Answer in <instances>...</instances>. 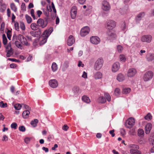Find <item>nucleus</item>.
<instances>
[{
    "instance_id": "33",
    "label": "nucleus",
    "mask_w": 154,
    "mask_h": 154,
    "mask_svg": "<svg viewBox=\"0 0 154 154\" xmlns=\"http://www.w3.org/2000/svg\"><path fill=\"white\" fill-rule=\"evenodd\" d=\"M25 17L27 23H31L32 21V19L31 17L29 16L28 15L26 14L25 16Z\"/></svg>"
},
{
    "instance_id": "59",
    "label": "nucleus",
    "mask_w": 154,
    "mask_h": 154,
    "mask_svg": "<svg viewBox=\"0 0 154 154\" xmlns=\"http://www.w3.org/2000/svg\"><path fill=\"white\" fill-rule=\"evenodd\" d=\"M8 60L13 62H19V60H17L14 58H8Z\"/></svg>"
},
{
    "instance_id": "22",
    "label": "nucleus",
    "mask_w": 154,
    "mask_h": 154,
    "mask_svg": "<svg viewBox=\"0 0 154 154\" xmlns=\"http://www.w3.org/2000/svg\"><path fill=\"white\" fill-rule=\"evenodd\" d=\"M38 25V24L35 23H32L31 24L30 27L33 30H36L39 29Z\"/></svg>"
},
{
    "instance_id": "5",
    "label": "nucleus",
    "mask_w": 154,
    "mask_h": 154,
    "mask_svg": "<svg viewBox=\"0 0 154 154\" xmlns=\"http://www.w3.org/2000/svg\"><path fill=\"white\" fill-rule=\"evenodd\" d=\"M153 75V73L152 71H147L143 75V79L144 81H148L152 79Z\"/></svg>"
},
{
    "instance_id": "41",
    "label": "nucleus",
    "mask_w": 154,
    "mask_h": 154,
    "mask_svg": "<svg viewBox=\"0 0 154 154\" xmlns=\"http://www.w3.org/2000/svg\"><path fill=\"white\" fill-rule=\"evenodd\" d=\"M15 44L16 46L19 48L21 49H22L23 46L20 43V42L18 41H16L15 42Z\"/></svg>"
},
{
    "instance_id": "51",
    "label": "nucleus",
    "mask_w": 154,
    "mask_h": 154,
    "mask_svg": "<svg viewBox=\"0 0 154 154\" xmlns=\"http://www.w3.org/2000/svg\"><path fill=\"white\" fill-rule=\"evenodd\" d=\"M19 129L20 131L22 132H24L26 130L25 128L23 126H21L19 127Z\"/></svg>"
},
{
    "instance_id": "45",
    "label": "nucleus",
    "mask_w": 154,
    "mask_h": 154,
    "mask_svg": "<svg viewBox=\"0 0 154 154\" xmlns=\"http://www.w3.org/2000/svg\"><path fill=\"white\" fill-rule=\"evenodd\" d=\"M79 90V88L78 87H75L73 89V91L75 94L77 93Z\"/></svg>"
},
{
    "instance_id": "40",
    "label": "nucleus",
    "mask_w": 154,
    "mask_h": 154,
    "mask_svg": "<svg viewBox=\"0 0 154 154\" xmlns=\"http://www.w3.org/2000/svg\"><path fill=\"white\" fill-rule=\"evenodd\" d=\"M20 26L21 29L22 30H25L26 29L25 25L23 22H20Z\"/></svg>"
},
{
    "instance_id": "56",
    "label": "nucleus",
    "mask_w": 154,
    "mask_h": 154,
    "mask_svg": "<svg viewBox=\"0 0 154 154\" xmlns=\"http://www.w3.org/2000/svg\"><path fill=\"white\" fill-rule=\"evenodd\" d=\"M68 128L69 127L66 125H64L62 127V129L65 131H66Z\"/></svg>"
},
{
    "instance_id": "57",
    "label": "nucleus",
    "mask_w": 154,
    "mask_h": 154,
    "mask_svg": "<svg viewBox=\"0 0 154 154\" xmlns=\"http://www.w3.org/2000/svg\"><path fill=\"white\" fill-rule=\"evenodd\" d=\"M114 130H112L110 131H109V133L111 135V136L112 137H113L115 136V134L114 133Z\"/></svg>"
},
{
    "instance_id": "30",
    "label": "nucleus",
    "mask_w": 154,
    "mask_h": 154,
    "mask_svg": "<svg viewBox=\"0 0 154 154\" xmlns=\"http://www.w3.org/2000/svg\"><path fill=\"white\" fill-rule=\"evenodd\" d=\"M131 91V89L129 88H126L123 89L122 93L125 94H127Z\"/></svg>"
},
{
    "instance_id": "20",
    "label": "nucleus",
    "mask_w": 154,
    "mask_h": 154,
    "mask_svg": "<svg viewBox=\"0 0 154 154\" xmlns=\"http://www.w3.org/2000/svg\"><path fill=\"white\" fill-rule=\"evenodd\" d=\"M77 12L75 7H72L70 12L71 16L72 19H74L75 18L76 16Z\"/></svg>"
},
{
    "instance_id": "62",
    "label": "nucleus",
    "mask_w": 154,
    "mask_h": 154,
    "mask_svg": "<svg viewBox=\"0 0 154 154\" xmlns=\"http://www.w3.org/2000/svg\"><path fill=\"white\" fill-rule=\"evenodd\" d=\"M8 140V137L6 135H4L2 140L3 141H6Z\"/></svg>"
},
{
    "instance_id": "7",
    "label": "nucleus",
    "mask_w": 154,
    "mask_h": 154,
    "mask_svg": "<svg viewBox=\"0 0 154 154\" xmlns=\"http://www.w3.org/2000/svg\"><path fill=\"white\" fill-rule=\"evenodd\" d=\"M116 23L113 20H109L106 22V27L107 30H112L116 26Z\"/></svg>"
},
{
    "instance_id": "31",
    "label": "nucleus",
    "mask_w": 154,
    "mask_h": 154,
    "mask_svg": "<svg viewBox=\"0 0 154 154\" xmlns=\"http://www.w3.org/2000/svg\"><path fill=\"white\" fill-rule=\"evenodd\" d=\"M38 122L37 119H34V120L32 121L30 123L34 127H35L37 126V124Z\"/></svg>"
},
{
    "instance_id": "38",
    "label": "nucleus",
    "mask_w": 154,
    "mask_h": 154,
    "mask_svg": "<svg viewBox=\"0 0 154 154\" xmlns=\"http://www.w3.org/2000/svg\"><path fill=\"white\" fill-rule=\"evenodd\" d=\"M114 93L115 94L116 96H119L120 94V89L118 88H116L114 91Z\"/></svg>"
},
{
    "instance_id": "1",
    "label": "nucleus",
    "mask_w": 154,
    "mask_h": 154,
    "mask_svg": "<svg viewBox=\"0 0 154 154\" xmlns=\"http://www.w3.org/2000/svg\"><path fill=\"white\" fill-rule=\"evenodd\" d=\"M53 31V28L50 27L48 29L45 30L42 33V39L40 42L41 45H43L47 41V38Z\"/></svg>"
},
{
    "instance_id": "21",
    "label": "nucleus",
    "mask_w": 154,
    "mask_h": 154,
    "mask_svg": "<svg viewBox=\"0 0 154 154\" xmlns=\"http://www.w3.org/2000/svg\"><path fill=\"white\" fill-rule=\"evenodd\" d=\"M152 125L151 123H148L145 127V132L146 134L149 133L151 129Z\"/></svg>"
},
{
    "instance_id": "8",
    "label": "nucleus",
    "mask_w": 154,
    "mask_h": 154,
    "mask_svg": "<svg viewBox=\"0 0 154 154\" xmlns=\"http://www.w3.org/2000/svg\"><path fill=\"white\" fill-rule=\"evenodd\" d=\"M106 34L108 40L115 38L116 37L115 32L113 29L107 30L106 32Z\"/></svg>"
},
{
    "instance_id": "2",
    "label": "nucleus",
    "mask_w": 154,
    "mask_h": 154,
    "mask_svg": "<svg viewBox=\"0 0 154 154\" xmlns=\"http://www.w3.org/2000/svg\"><path fill=\"white\" fill-rule=\"evenodd\" d=\"M130 149V152L131 154H141V152L139 150V146L133 144H131L128 146Z\"/></svg>"
},
{
    "instance_id": "19",
    "label": "nucleus",
    "mask_w": 154,
    "mask_h": 154,
    "mask_svg": "<svg viewBox=\"0 0 154 154\" xmlns=\"http://www.w3.org/2000/svg\"><path fill=\"white\" fill-rule=\"evenodd\" d=\"M136 70L134 68H131L129 69L127 73V75L128 77H132L134 76L136 73Z\"/></svg>"
},
{
    "instance_id": "15",
    "label": "nucleus",
    "mask_w": 154,
    "mask_h": 154,
    "mask_svg": "<svg viewBox=\"0 0 154 154\" xmlns=\"http://www.w3.org/2000/svg\"><path fill=\"white\" fill-rule=\"evenodd\" d=\"M49 84L51 88H55L58 86V83L56 79H51L49 82Z\"/></svg>"
},
{
    "instance_id": "54",
    "label": "nucleus",
    "mask_w": 154,
    "mask_h": 154,
    "mask_svg": "<svg viewBox=\"0 0 154 154\" xmlns=\"http://www.w3.org/2000/svg\"><path fill=\"white\" fill-rule=\"evenodd\" d=\"M82 77L85 79H87V73L85 71H84L82 75Z\"/></svg>"
},
{
    "instance_id": "49",
    "label": "nucleus",
    "mask_w": 154,
    "mask_h": 154,
    "mask_svg": "<svg viewBox=\"0 0 154 154\" xmlns=\"http://www.w3.org/2000/svg\"><path fill=\"white\" fill-rule=\"evenodd\" d=\"M14 27L15 29L17 31H18L19 30V23L18 22H16L14 24Z\"/></svg>"
},
{
    "instance_id": "6",
    "label": "nucleus",
    "mask_w": 154,
    "mask_h": 154,
    "mask_svg": "<svg viewBox=\"0 0 154 154\" xmlns=\"http://www.w3.org/2000/svg\"><path fill=\"white\" fill-rule=\"evenodd\" d=\"M18 39L21 42V44L24 46H29L30 44L28 42L26 38L22 35L20 34L18 36Z\"/></svg>"
},
{
    "instance_id": "32",
    "label": "nucleus",
    "mask_w": 154,
    "mask_h": 154,
    "mask_svg": "<svg viewBox=\"0 0 154 154\" xmlns=\"http://www.w3.org/2000/svg\"><path fill=\"white\" fill-rule=\"evenodd\" d=\"M144 134V131L142 129H139L138 131V135L140 137H142Z\"/></svg>"
},
{
    "instance_id": "17",
    "label": "nucleus",
    "mask_w": 154,
    "mask_h": 154,
    "mask_svg": "<svg viewBox=\"0 0 154 154\" xmlns=\"http://www.w3.org/2000/svg\"><path fill=\"white\" fill-rule=\"evenodd\" d=\"M42 31L40 29H39L37 31H31L30 32V34L32 36L35 37H38L41 35Z\"/></svg>"
},
{
    "instance_id": "42",
    "label": "nucleus",
    "mask_w": 154,
    "mask_h": 154,
    "mask_svg": "<svg viewBox=\"0 0 154 154\" xmlns=\"http://www.w3.org/2000/svg\"><path fill=\"white\" fill-rule=\"evenodd\" d=\"M11 32L9 30H8L7 32V37L9 40H11Z\"/></svg>"
},
{
    "instance_id": "10",
    "label": "nucleus",
    "mask_w": 154,
    "mask_h": 154,
    "mask_svg": "<svg viewBox=\"0 0 154 154\" xmlns=\"http://www.w3.org/2000/svg\"><path fill=\"white\" fill-rule=\"evenodd\" d=\"M152 39V36L150 35H143L141 39V41L143 42H146L149 43L151 42Z\"/></svg>"
},
{
    "instance_id": "43",
    "label": "nucleus",
    "mask_w": 154,
    "mask_h": 154,
    "mask_svg": "<svg viewBox=\"0 0 154 154\" xmlns=\"http://www.w3.org/2000/svg\"><path fill=\"white\" fill-rule=\"evenodd\" d=\"M144 118L145 119L149 120H151L152 118V116L151 114L149 113Z\"/></svg>"
},
{
    "instance_id": "27",
    "label": "nucleus",
    "mask_w": 154,
    "mask_h": 154,
    "mask_svg": "<svg viewBox=\"0 0 154 154\" xmlns=\"http://www.w3.org/2000/svg\"><path fill=\"white\" fill-rule=\"evenodd\" d=\"M102 74L100 72H97L94 74V78L96 79H100L102 78Z\"/></svg>"
},
{
    "instance_id": "14",
    "label": "nucleus",
    "mask_w": 154,
    "mask_h": 154,
    "mask_svg": "<svg viewBox=\"0 0 154 154\" xmlns=\"http://www.w3.org/2000/svg\"><path fill=\"white\" fill-rule=\"evenodd\" d=\"M6 52H7L6 56L7 57H9L13 54V50L11 48V45H8L6 46Z\"/></svg>"
},
{
    "instance_id": "25",
    "label": "nucleus",
    "mask_w": 154,
    "mask_h": 154,
    "mask_svg": "<svg viewBox=\"0 0 154 154\" xmlns=\"http://www.w3.org/2000/svg\"><path fill=\"white\" fill-rule=\"evenodd\" d=\"M29 114L30 112L28 110L24 111L22 113L23 117L24 119L27 118L29 116Z\"/></svg>"
},
{
    "instance_id": "12",
    "label": "nucleus",
    "mask_w": 154,
    "mask_h": 154,
    "mask_svg": "<svg viewBox=\"0 0 154 154\" xmlns=\"http://www.w3.org/2000/svg\"><path fill=\"white\" fill-rule=\"evenodd\" d=\"M90 29L88 26L83 27L81 30L80 35L82 36H85L89 33Z\"/></svg>"
},
{
    "instance_id": "64",
    "label": "nucleus",
    "mask_w": 154,
    "mask_h": 154,
    "mask_svg": "<svg viewBox=\"0 0 154 154\" xmlns=\"http://www.w3.org/2000/svg\"><path fill=\"white\" fill-rule=\"evenodd\" d=\"M10 68H14L16 67L17 65L15 64L12 63L10 65Z\"/></svg>"
},
{
    "instance_id": "50",
    "label": "nucleus",
    "mask_w": 154,
    "mask_h": 154,
    "mask_svg": "<svg viewBox=\"0 0 154 154\" xmlns=\"http://www.w3.org/2000/svg\"><path fill=\"white\" fill-rule=\"evenodd\" d=\"M123 48L120 45H118L117 47V49L119 52H121L122 51Z\"/></svg>"
},
{
    "instance_id": "29",
    "label": "nucleus",
    "mask_w": 154,
    "mask_h": 154,
    "mask_svg": "<svg viewBox=\"0 0 154 154\" xmlns=\"http://www.w3.org/2000/svg\"><path fill=\"white\" fill-rule=\"evenodd\" d=\"M57 66L56 63L55 62H53L52 65L51 69L53 72L56 71L57 69Z\"/></svg>"
},
{
    "instance_id": "13",
    "label": "nucleus",
    "mask_w": 154,
    "mask_h": 154,
    "mask_svg": "<svg viewBox=\"0 0 154 154\" xmlns=\"http://www.w3.org/2000/svg\"><path fill=\"white\" fill-rule=\"evenodd\" d=\"M91 42L95 45H97L100 43V38L97 36H92L90 38Z\"/></svg>"
},
{
    "instance_id": "16",
    "label": "nucleus",
    "mask_w": 154,
    "mask_h": 154,
    "mask_svg": "<svg viewBox=\"0 0 154 154\" xmlns=\"http://www.w3.org/2000/svg\"><path fill=\"white\" fill-rule=\"evenodd\" d=\"M74 37L72 35H70L68 37L67 41V44L69 46H72L75 42Z\"/></svg>"
},
{
    "instance_id": "63",
    "label": "nucleus",
    "mask_w": 154,
    "mask_h": 154,
    "mask_svg": "<svg viewBox=\"0 0 154 154\" xmlns=\"http://www.w3.org/2000/svg\"><path fill=\"white\" fill-rule=\"evenodd\" d=\"M22 106H23L26 109H29V107L26 104H22Z\"/></svg>"
},
{
    "instance_id": "52",
    "label": "nucleus",
    "mask_w": 154,
    "mask_h": 154,
    "mask_svg": "<svg viewBox=\"0 0 154 154\" xmlns=\"http://www.w3.org/2000/svg\"><path fill=\"white\" fill-rule=\"evenodd\" d=\"M121 28L122 30H124L126 29V24L125 22H123Z\"/></svg>"
},
{
    "instance_id": "18",
    "label": "nucleus",
    "mask_w": 154,
    "mask_h": 154,
    "mask_svg": "<svg viewBox=\"0 0 154 154\" xmlns=\"http://www.w3.org/2000/svg\"><path fill=\"white\" fill-rule=\"evenodd\" d=\"M120 64L118 62L114 63L112 66V70L113 72H117L120 68Z\"/></svg>"
},
{
    "instance_id": "46",
    "label": "nucleus",
    "mask_w": 154,
    "mask_h": 154,
    "mask_svg": "<svg viewBox=\"0 0 154 154\" xmlns=\"http://www.w3.org/2000/svg\"><path fill=\"white\" fill-rule=\"evenodd\" d=\"M34 9H32L30 11V13H31L32 16L33 18V19L34 20H35V19H37V18L35 17V15H34Z\"/></svg>"
},
{
    "instance_id": "4",
    "label": "nucleus",
    "mask_w": 154,
    "mask_h": 154,
    "mask_svg": "<svg viewBox=\"0 0 154 154\" xmlns=\"http://www.w3.org/2000/svg\"><path fill=\"white\" fill-rule=\"evenodd\" d=\"M103 63V60L102 58H100L97 59L96 61L94 66V69L98 70L101 69Z\"/></svg>"
},
{
    "instance_id": "37",
    "label": "nucleus",
    "mask_w": 154,
    "mask_h": 154,
    "mask_svg": "<svg viewBox=\"0 0 154 154\" xmlns=\"http://www.w3.org/2000/svg\"><path fill=\"white\" fill-rule=\"evenodd\" d=\"M104 97L106 98L107 101L109 102L111 100V97L109 94L107 93H105L104 94Z\"/></svg>"
},
{
    "instance_id": "61",
    "label": "nucleus",
    "mask_w": 154,
    "mask_h": 154,
    "mask_svg": "<svg viewBox=\"0 0 154 154\" xmlns=\"http://www.w3.org/2000/svg\"><path fill=\"white\" fill-rule=\"evenodd\" d=\"M5 26V24L4 22L2 23L1 25V29H3L4 28Z\"/></svg>"
},
{
    "instance_id": "53",
    "label": "nucleus",
    "mask_w": 154,
    "mask_h": 154,
    "mask_svg": "<svg viewBox=\"0 0 154 154\" xmlns=\"http://www.w3.org/2000/svg\"><path fill=\"white\" fill-rule=\"evenodd\" d=\"M51 6H52V8L53 9V11L54 12V15L55 16L56 15V11L53 2H52L51 3Z\"/></svg>"
},
{
    "instance_id": "11",
    "label": "nucleus",
    "mask_w": 154,
    "mask_h": 154,
    "mask_svg": "<svg viewBox=\"0 0 154 154\" xmlns=\"http://www.w3.org/2000/svg\"><path fill=\"white\" fill-rule=\"evenodd\" d=\"M134 119L132 118H130L127 121L126 126L127 128H131L134 126Z\"/></svg>"
},
{
    "instance_id": "24",
    "label": "nucleus",
    "mask_w": 154,
    "mask_h": 154,
    "mask_svg": "<svg viewBox=\"0 0 154 154\" xmlns=\"http://www.w3.org/2000/svg\"><path fill=\"white\" fill-rule=\"evenodd\" d=\"M124 75L121 73L119 74L117 77V79L119 82H122L125 79Z\"/></svg>"
},
{
    "instance_id": "9",
    "label": "nucleus",
    "mask_w": 154,
    "mask_h": 154,
    "mask_svg": "<svg viewBox=\"0 0 154 154\" xmlns=\"http://www.w3.org/2000/svg\"><path fill=\"white\" fill-rule=\"evenodd\" d=\"M110 6L109 3L106 1H103L102 3L101 8L106 11H109L110 9Z\"/></svg>"
},
{
    "instance_id": "55",
    "label": "nucleus",
    "mask_w": 154,
    "mask_h": 154,
    "mask_svg": "<svg viewBox=\"0 0 154 154\" xmlns=\"http://www.w3.org/2000/svg\"><path fill=\"white\" fill-rule=\"evenodd\" d=\"M78 66L79 67L81 66L82 67H83L84 66V64L82 63L81 61L79 60V63L78 65Z\"/></svg>"
},
{
    "instance_id": "58",
    "label": "nucleus",
    "mask_w": 154,
    "mask_h": 154,
    "mask_svg": "<svg viewBox=\"0 0 154 154\" xmlns=\"http://www.w3.org/2000/svg\"><path fill=\"white\" fill-rule=\"evenodd\" d=\"M30 139L29 138L26 137L25 139L24 140H25V142L26 143L28 144L29 143V142L30 141Z\"/></svg>"
},
{
    "instance_id": "48",
    "label": "nucleus",
    "mask_w": 154,
    "mask_h": 154,
    "mask_svg": "<svg viewBox=\"0 0 154 154\" xmlns=\"http://www.w3.org/2000/svg\"><path fill=\"white\" fill-rule=\"evenodd\" d=\"M17 123H13L11 124V127L12 128L16 129L17 128Z\"/></svg>"
},
{
    "instance_id": "44",
    "label": "nucleus",
    "mask_w": 154,
    "mask_h": 154,
    "mask_svg": "<svg viewBox=\"0 0 154 154\" xmlns=\"http://www.w3.org/2000/svg\"><path fill=\"white\" fill-rule=\"evenodd\" d=\"M147 60L149 61L154 60V54H151L147 58Z\"/></svg>"
},
{
    "instance_id": "34",
    "label": "nucleus",
    "mask_w": 154,
    "mask_h": 154,
    "mask_svg": "<svg viewBox=\"0 0 154 154\" xmlns=\"http://www.w3.org/2000/svg\"><path fill=\"white\" fill-rule=\"evenodd\" d=\"M10 7L11 10L15 12L17 11V8L14 3H11V4Z\"/></svg>"
},
{
    "instance_id": "35",
    "label": "nucleus",
    "mask_w": 154,
    "mask_h": 154,
    "mask_svg": "<svg viewBox=\"0 0 154 154\" xmlns=\"http://www.w3.org/2000/svg\"><path fill=\"white\" fill-rule=\"evenodd\" d=\"M119 59L120 61L122 62H124L126 60V58L125 55L121 54L119 57Z\"/></svg>"
},
{
    "instance_id": "60",
    "label": "nucleus",
    "mask_w": 154,
    "mask_h": 154,
    "mask_svg": "<svg viewBox=\"0 0 154 154\" xmlns=\"http://www.w3.org/2000/svg\"><path fill=\"white\" fill-rule=\"evenodd\" d=\"M36 13H37V15L38 16V17H40L41 15L42 14V12L40 10H38V11H37Z\"/></svg>"
},
{
    "instance_id": "39",
    "label": "nucleus",
    "mask_w": 154,
    "mask_h": 154,
    "mask_svg": "<svg viewBox=\"0 0 154 154\" xmlns=\"http://www.w3.org/2000/svg\"><path fill=\"white\" fill-rule=\"evenodd\" d=\"M22 106V105L17 103L14 105V107L16 109L19 110L20 109Z\"/></svg>"
},
{
    "instance_id": "3",
    "label": "nucleus",
    "mask_w": 154,
    "mask_h": 154,
    "mask_svg": "<svg viewBox=\"0 0 154 154\" xmlns=\"http://www.w3.org/2000/svg\"><path fill=\"white\" fill-rule=\"evenodd\" d=\"M50 19L48 17H46L44 20L40 18L38 20L37 23L39 26L43 28L47 26L48 22L50 20Z\"/></svg>"
},
{
    "instance_id": "36",
    "label": "nucleus",
    "mask_w": 154,
    "mask_h": 154,
    "mask_svg": "<svg viewBox=\"0 0 154 154\" xmlns=\"http://www.w3.org/2000/svg\"><path fill=\"white\" fill-rule=\"evenodd\" d=\"M3 43L4 45H6L7 42V39L5 34L2 35Z\"/></svg>"
},
{
    "instance_id": "26",
    "label": "nucleus",
    "mask_w": 154,
    "mask_h": 154,
    "mask_svg": "<svg viewBox=\"0 0 154 154\" xmlns=\"http://www.w3.org/2000/svg\"><path fill=\"white\" fill-rule=\"evenodd\" d=\"M106 99L103 97H100L97 99V101L99 103H103L106 102Z\"/></svg>"
},
{
    "instance_id": "47",
    "label": "nucleus",
    "mask_w": 154,
    "mask_h": 154,
    "mask_svg": "<svg viewBox=\"0 0 154 154\" xmlns=\"http://www.w3.org/2000/svg\"><path fill=\"white\" fill-rule=\"evenodd\" d=\"M0 106L2 108H5L7 106V104L6 103H4L3 101L0 102Z\"/></svg>"
},
{
    "instance_id": "23",
    "label": "nucleus",
    "mask_w": 154,
    "mask_h": 154,
    "mask_svg": "<svg viewBox=\"0 0 154 154\" xmlns=\"http://www.w3.org/2000/svg\"><path fill=\"white\" fill-rule=\"evenodd\" d=\"M145 15V13L143 12L139 14L137 16L136 20L137 21L139 22L141 19Z\"/></svg>"
},
{
    "instance_id": "28",
    "label": "nucleus",
    "mask_w": 154,
    "mask_h": 154,
    "mask_svg": "<svg viewBox=\"0 0 154 154\" xmlns=\"http://www.w3.org/2000/svg\"><path fill=\"white\" fill-rule=\"evenodd\" d=\"M82 100L84 102L87 103H89L91 101L89 97L86 96H83L82 97Z\"/></svg>"
}]
</instances>
